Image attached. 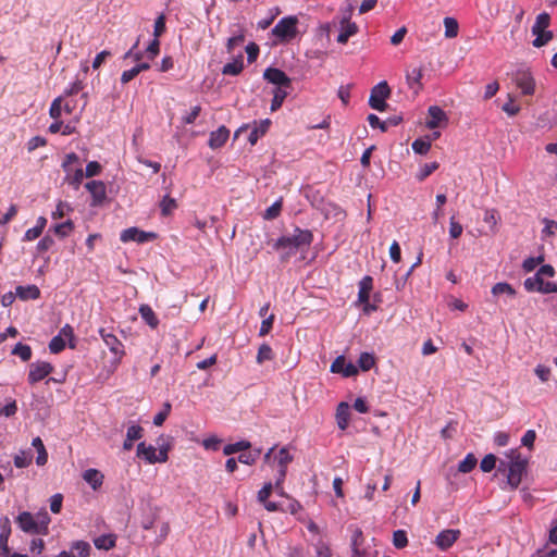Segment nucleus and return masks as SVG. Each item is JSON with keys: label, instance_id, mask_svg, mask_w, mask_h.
Here are the masks:
<instances>
[{"label": "nucleus", "instance_id": "obj_1", "mask_svg": "<svg viewBox=\"0 0 557 557\" xmlns=\"http://www.w3.org/2000/svg\"><path fill=\"white\" fill-rule=\"evenodd\" d=\"M312 240L313 234L311 231L296 227L293 235L280 237L273 247L275 250L282 251L281 260L285 262L299 249L309 247Z\"/></svg>", "mask_w": 557, "mask_h": 557}, {"label": "nucleus", "instance_id": "obj_2", "mask_svg": "<svg viewBox=\"0 0 557 557\" xmlns=\"http://www.w3.org/2000/svg\"><path fill=\"white\" fill-rule=\"evenodd\" d=\"M510 459L511 460L508 463L500 461L498 471H508L507 483L512 490H515L521 483L522 475L527 469V460L521 458V455L518 450H511Z\"/></svg>", "mask_w": 557, "mask_h": 557}, {"label": "nucleus", "instance_id": "obj_3", "mask_svg": "<svg viewBox=\"0 0 557 557\" xmlns=\"http://www.w3.org/2000/svg\"><path fill=\"white\" fill-rule=\"evenodd\" d=\"M298 18L295 15H289L281 18L277 24L272 28V35L282 41H288L296 37L298 30Z\"/></svg>", "mask_w": 557, "mask_h": 557}, {"label": "nucleus", "instance_id": "obj_4", "mask_svg": "<svg viewBox=\"0 0 557 557\" xmlns=\"http://www.w3.org/2000/svg\"><path fill=\"white\" fill-rule=\"evenodd\" d=\"M391 95V88L388 84L383 81L376 84L372 89L369 97V106L380 112H384L387 109L386 99Z\"/></svg>", "mask_w": 557, "mask_h": 557}, {"label": "nucleus", "instance_id": "obj_5", "mask_svg": "<svg viewBox=\"0 0 557 557\" xmlns=\"http://www.w3.org/2000/svg\"><path fill=\"white\" fill-rule=\"evenodd\" d=\"M271 125V120L265 119L260 122H253L252 125L244 124L242 125L234 134V138H238L243 133L247 132L251 128L250 134L248 136V141L250 145H256L258 139L267 134Z\"/></svg>", "mask_w": 557, "mask_h": 557}, {"label": "nucleus", "instance_id": "obj_6", "mask_svg": "<svg viewBox=\"0 0 557 557\" xmlns=\"http://www.w3.org/2000/svg\"><path fill=\"white\" fill-rule=\"evenodd\" d=\"M137 456L144 458L148 463H163L169 459L166 448H160L159 451H157L154 446L146 445L145 442L137 445Z\"/></svg>", "mask_w": 557, "mask_h": 557}, {"label": "nucleus", "instance_id": "obj_7", "mask_svg": "<svg viewBox=\"0 0 557 557\" xmlns=\"http://www.w3.org/2000/svg\"><path fill=\"white\" fill-rule=\"evenodd\" d=\"M54 368L50 362L47 361H35L29 364V371L27 381L30 385H34L53 372Z\"/></svg>", "mask_w": 557, "mask_h": 557}, {"label": "nucleus", "instance_id": "obj_8", "mask_svg": "<svg viewBox=\"0 0 557 557\" xmlns=\"http://www.w3.org/2000/svg\"><path fill=\"white\" fill-rule=\"evenodd\" d=\"M156 238V233L145 232L135 226L123 230L120 234V240L123 243L135 242L138 244H144L147 242L154 240Z\"/></svg>", "mask_w": 557, "mask_h": 557}, {"label": "nucleus", "instance_id": "obj_9", "mask_svg": "<svg viewBox=\"0 0 557 557\" xmlns=\"http://www.w3.org/2000/svg\"><path fill=\"white\" fill-rule=\"evenodd\" d=\"M48 521L49 519L47 518V521H44L41 524H39L36 522L33 515L28 511L21 512L16 518V522L20 529L26 533L32 534L41 533L42 528L47 530Z\"/></svg>", "mask_w": 557, "mask_h": 557}, {"label": "nucleus", "instance_id": "obj_10", "mask_svg": "<svg viewBox=\"0 0 557 557\" xmlns=\"http://www.w3.org/2000/svg\"><path fill=\"white\" fill-rule=\"evenodd\" d=\"M99 334L106 346L114 355L115 363H120L125 355L124 345L122 342L114 334L107 332L104 329H100Z\"/></svg>", "mask_w": 557, "mask_h": 557}, {"label": "nucleus", "instance_id": "obj_11", "mask_svg": "<svg viewBox=\"0 0 557 557\" xmlns=\"http://www.w3.org/2000/svg\"><path fill=\"white\" fill-rule=\"evenodd\" d=\"M263 78L269 83L276 85L277 88H289L292 85V79L286 75V73L276 67H268L263 73Z\"/></svg>", "mask_w": 557, "mask_h": 557}, {"label": "nucleus", "instance_id": "obj_12", "mask_svg": "<svg viewBox=\"0 0 557 557\" xmlns=\"http://www.w3.org/2000/svg\"><path fill=\"white\" fill-rule=\"evenodd\" d=\"M424 67L423 65L419 66H409L406 70V81L408 84V87L417 95L419 94L423 85L421 83V79L423 77Z\"/></svg>", "mask_w": 557, "mask_h": 557}, {"label": "nucleus", "instance_id": "obj_13", "mask_svg": "<svg viewBox=\"0 0 557 557\" xmlns=\"http://www.w3.org/2000/svg\"><path fill=\"white\" fill-rule=\"evenodd\" d=\"M460 530L447 529L440 532L435 539V544L441 550L449 549L459 539Z\"/></svg>", "mask_w": 557, "mask_h": 557}, {"label": "nucleus", "instance_id": "obj_14", "mask_svg": "<svg viewBox=\"0 0 557 557\" xmlns=\"http://www.w3.org/2000/svg\"><path fill=\"white\" fill-rule=\"evenodd\" d=\"M85 187L92 197V206H99L106 200L107 187L102 181H90Z\"/></svg>", "mask_w": 557, "mask_h": 557}, {"label": "nucleus", "instance_id": "obj_15", "mask_svg": "<svg viewBox=\"0 0 557 557\" xmlns=\"http://www.w3.org/2000/svg\"><path fill=\"white\" fill-rule=\"evenodd\" d=\"M358 25L350 21V16H344L341 21V29L337 36V42L346 44L350 37L358 33Z\"/></svg>", "mask_w": 557, "mask_h": 557}, {"label": "nucleus", "instance_id": "obj_16", "mask_svg": "<svg viewBox=\"0 0 557 557\" xmlns=\"http://www.w3.org/2000/svg\"><path fill=\"white\" fill-rule=\"evenodd\" d=\"M230 129L224 125L210 133L208 145L211 149H219L227 141Z\"/></svg>", "mask_w": 557, "mask_h": 557}, {"label": "nucleus", "instance_id": "obj_17", "mask_svg": "<svg viewBox=\"0 0 557 557\" xmlns=\"http://www.w3.org/2000/svg\"><path fill=\"white\" fill-rule=\"evenodd\" d=\"M0 549L4 557L9 556L10 547H9V537L11 535V522L8 517H3L0 519Z\"/></svg>", "mask_w": 557, "mask_h": 557}, {"label": "nucleus", "instance_id": "obj_18", "mask_svg": "<svg viewBox=\"0 0 557 557\" xmlns=\"http://www.w3.org/2000/svg\"><path fill=\"white\" fill-rule=\"evenodd\" d=\"M429 120L426 121V127L434 129L441 125L442 122L447 121L445 112L437 106H431L428 110Z\"/></svg>", "mask_w": 557, "mask_h": 557}, {"label": "nucleus", "instance_id": "obj_19", "mask_svg": "<svg viewBox=\"0 0 557 557\" xmlns=\"http://www.w3.org/2000/svg\"><path fill=\"white\" fill-rule=\"evenodd\" d=\"M517 86L521 89L523 95H533L535 90V83L530 73L522 72L517 75Z\"/></svg>", "mask_w": 557, "mask_h": 557}, {"label": "nucleus", "instance_id": "obj_20", "mask_svg": "<svg viewBox=\"0 0 557 557\" xmlns=\"http://www.w3.org/2000/svg\"><path fill=\"white\" fill-rule=\"evenodd\" d=\"M373 289V278L370 275L363 276L359 282L358 304L368 302L370 293Z\"/></svg>", "mask_w": 557, "mask_h": 557}, {"label": "nucleus", "instance_id": "obj_21", "mask_svg": "<svg viewBox=\"0 0 557 557\" xmlns=\"http://www.w3.org/2000/svg\"><path fill=\"white\" fill-rule=\"evenodd\" d=\"M350 411L347 403H341L336 409V422L341 430H346L349 424Z\"/></svg>", "mask_w": 557, "mask_h": 557}, {"label": "nucleus", "instance_id": "obj_22", "mask_svg": "<svg viewBox=\"0 0 557 557\" xmlns=\"http://www.w3.org/2000/svg\"><path fill=\"white\" fill-rule=\"evenodd\" d=\"M531 30H532V34L535 36L534 40L532 41V45L535 48H541V47L547 45L554 38V34L552 30L535 29V28H532Z\"/></svg>", "mask_w": 557, "mask_h": 557}, {"label": "nucleus", "instance_id": "obj_23", "mask_svg": "<svg viewBox=\"0 0 557 557\" xmlns=\"http://www.w3.org/2000/svg\"><path fill=\"white\" fill-rule=\"evenodd\" d=\"M16 296L22 300L37 299L40 296V290L36 285L17 286Z\"/></svg>", "mask_w": 557, "mask_h": 557}, {"label": "nucleus", "instance_id": "obj_24", "mask_svg": "<svg viewBox=\"0 0 557 557\" xmlns=\"http://www.w3.org/2000/svg\"><path fill=\"white\" fill-rule=\"evenodd\" d=\"M139 314L141 319L152 329L159 325V319L157 318L152 308L148 305H141L139 307Z\"/></svg>", "mask_w": 557, "mask_h": 557}, {"label": "nucleus", "instance_id": "obj_25", "mask_svg": "<svg viewBox=\"0 0 557 557\" xmlns=\"http://www.w3.org/2000/svg\"><path fill=\"white\" fill-rule=\"evenodd\" d=\"M244 70L243 55L239 54L233 62L226 63L222 69V74L236 76L239 75Z\"/></svg>", "mask_w": 557, "mask_h": 557}, {"label": "nucleus", "instance_id": "obj_26", "mask_svg": "<svg viewBox=\"0 0 557 557\" xmlns=\"http://www.w3.org/2000/svg\"><path fill=\"white\" fill-rule=\"evenodd\" d=\"M83 478L94 490H98L103 482V475L96 469L86 470Z\"/></svg>", "mask_w": 557, "mask_h": 557}, {"label": "nucleus", "instance_id": "obj_27", "mask_svg": "<svg viewBox=\"0 0 557 557\" xmlns=\"http://www.w3.org/2000/svg\"><path fill=\"white\" fill-rule=\"evenodd\" d=\"M32 445L36 448L38 455H37V458H36V463L38 466H45L47 463V460H48V453L45 448V445L41 441L40 437H35L33 440V443Z\"/></svg>", "mask_w": 557, "mask_h": 557}, {"label": "nucleus", "instance_id": "obj_28", "mask_svg": "<svg viewBox=\"0 0 557 557\" xmlns=\"http://www.w3.org/2000/svg\"><path fill=\"white\" fill-rule=\"evenodd\" d=\"M275 461L277 462L278 470L287 472V467L293 461V456L286 447H282L275 456Z\"/></svg>", "mask_w": 557, "mask_h": 557}, {"label": "nucleus", "instance_id": "obj_29", "mask_svg": "<svg viewBox=\"0 0 557 557\" xmlns=\"http://www.w3.org/2000/svg\"><path fill=\"white\" fill-rule=\"evenodd\" d=\"M478 463V459L474 454L469 453L459 463L458 471L461 473L471 472Z\"/></svg>", "mask_w": 557, "mask_h": 557}, {"label": "nucleus", "instance_id": "obj_30", "mask_svg": "<svg viewBox=\"0 0 557 557\" xmlns=\"http://www.w3.org/2000/svg\"><path fill=\"white\" fill-rule=\"evenodd\" d=\"M251 447V444L250 442L248 441H239L237 443H234V444H227L224 446L223 448V454L225 456H230V455H233L235 453H242L244 450H248L249 448Z\"/></svg>", "mask_w": 557, "mask_h": 557}, {"label": "nucleus", "instance_id": "obj_31", "mask_svg": "<svg viewBox=\"0 0 557 557\" xmlns=\"http://www.w3.org/2000/svg\"><path fill=\"white\" fill-rule=\"evenodd\" d=\"M273 359H274V352H273L272 348L270 347V345L262 344L259 347L258 354H257V357H256L257 363L258 364H262L263 362L271 361Z\"/></svg>", "mask_w": 557, "mask_h": 557}, {"label": "nucleus", "instance_id": "obj_32", "mask_svg": "<svg viewBox=\"0 0 557 557\" xmlns=\"http://www.w3.org/2000/svg\"><path fill=\"white\" fill-rule=\"evenodd\" d=\"M71 549L76 552V557H89L91 546L86 541H75L72 543Z\"/></svg>", "mask_w": 557, "mask_h": 557}, {"label": "nucleus", "instance_id": "obj_33", "mask_svg": "<svg viewBox=\"0 0 557 557\" xmlns=\"http://www.w3.org/2000/svg\"><path fill=\"white\" fill-rule=\"evenodd\" d=\"M95 546L98 549L109 550L115 546V536L109 535H100L94 541Z\"/></svg>", "mask_w": 557, "mask_h": 557}, {"label": "nucleus", "instance_id": "obj_34", "mask_svg": "<svg viewBox=\"0 0 557 557\" xmlns=\"http://www.w3.org/2000/svg\"><path fill=\"white\" fill-rule=\"evenodd\" d=\"M543 281H544L543 277H541L540 274L536 273L535 275L525 278L523 285H524V288L530 293H533V292L541 293V289L543 286Z\"/></svg>", "mask_w": 557, "mask_h": 557}, {"label": "nucleus", "instance_id": "obj_35", "mask_svg": "<svg viewBox=\"0 0 557 557\" xmlns=\"http://www.w3.org/2000/svg\"><path fill=\"white\" fill-rule=\"evenodd\" d=\"M444 27L446 38H455L458 36L459 25L456 18L449 16L445 17Z\"/></svg>", "mask_w": 557, "mask_h": 557}, {"label": "nucleus", "instance_id": "obj_36", "mask_svg": "<svg viewBox=\"0 0 557 557\" xmlns=\"http://www.w3.org/2000/svg\"><path fill=\"white\" fill-rule=\"evenodd\" d=\"M177 208V202L170 195H165L160 201L161 214L164 216L170 215Z\"/></svg>", "mask_w": 557, "mask_h": 557}, {"label": "nucleus", "instance_id": "obj_37", "mask_svg": "<svg viewBox=\"0 0 557 557\" xmlns=\"http://www.w3.org/2000/svg\"><path fill=\"white\" fill-rule=\"evenodd\" d=\"M492 294L495 296L506 294L510 297H515L516 290L510 284L506 282H499L492 287Z\"/></svg>", "mask_w": 557, "mask_h": 557}, {"label": "nucleus", "instance_id": "obj_38", "mask_svg": "<svg viewBox=\"0 0 557 557\" xmlns=\"http://www.w3.org/2000/svg\"><path fill=\"white\" fill-rule=\"evenodd\" d=\"M357 362H358V367L362 371H369L370 369H372L374 367L375 358L372 354L362 352V354H360Z\"/></svg>", "mask_w": 557, "mask_h": 557}, {"label": "nucleus", "instance_id": "obj_39", "mask_svg": "<svg viewBox=\"0 0 557 557\" xmlns=\"http://www.w3.org/2000/svg\"><path fill=\"white\" fill-rule=\"evenodd\" d=\"M286 97H287L286 90H284L283 88H276L273 91V99L271 102V111L275 112L276 110H278L282 107Z\"/></svg>", "mask_w": 557, "mask_h": 557}, {"label": "nucleus", "instance_id": "obj_40", "mask_svg": "<svg viewBox=\"0 0 557 557\" xmlns=\"http://www.w3.org/2000/svg\"><path fill=\"white\" fill-rule=\"evenodd\" d=\"M74 230V224L72 220H67L63 223L57 224L53 226V232L57 236L64 238L70 235V233Z\"/></svg>", "mask_w": 557, "mask_h": 557}, {"label": "nucleus", "instance_id": "obj_41", "mask_svg": "<svg viewBox=\"0 0 557 557\" xmlns=\"http://www.w3.org/2000/svg\"><path fill=\"white\" fill-rule=\"evenodd\" d=\"M32 354L30 346L22 343H17L12 350V355L18 356L23 361L30 360Z\"/></svg>", "mask_w": 557, "mask_h": 557}, {"label": "nucleus", "instance_id": "obj_42", "mask_svg": "<svg viewBox=\"0 0 557 557\" xmlns=\"http://www.w3.org/2000/svg\"><path fill=\"white\" fill-rule=\"evenodd\" d=\"M438 162L434 161L431 163H425L417 174V180L419 182H423L426 177H429L434 171L438 169Z\"/></svg>", "mask_w": 557, "mask_h": 557}, {"label": "nucleus", "instance_id": "obj_43", "mask_svg": "<svg viewBox=\"0 0 557 557\" xmlns=\"http://www.w3.org/2000/svg\"><path fill=\"white\" fill-rule=\"evenodd\" d=\"M245 41V33L243 29H239L237 34H234L232 37L228 38L226 42V50L228 53L233 52V50L237 47L244 44Z\"/></svg>", "mask_w": 557, "mask_h": 557}, {"label": "nucleus", "instance_id": "obj_44", "mask_svg": "<svg viewBox=\"0 0 557 557\" xmlns=\"http://www.w3.org/2000/svg\"><path fill=\"white\" fill-rule=\"evenodd\" d=\"M63 96H59L51 102L49 114L53 120H60L63 110Z\"/></svg>", "mask_w": 557, "mask_h": 557}, {"label": "nucleus", "instance_id": "obj_45", "mask_svg": "<svg viewBox=\"0 0 557 557\" xmlns=\"http://www.w3.org/2000/svg\"><path fill=\"white\" fill-rule=\"evenodd\" d=\"M33 455L28 451H20L14 457V465L16 468H26L30 465Z\"/></svg>", "mask_w": 557, "mask_h": 557}, {"label": "nucleus", "instance_id": "obj_46", "mask_svg": "<svg viewBox=\"0 0 557 557\" xmlns=\"http://www.w3.org/2000/svg\"><path fill=\"white\" fill-rule=\"evenodd\" d=\"M261 450L260 449H257L255 451H247V450H244L242 451V454L238 456V461L242 462V463H245V465H253L259 455H260Z\"/></svg>", "mask_w": 557, "mask_h": 557}, {"label": "nucleus", "instance_id": "obj_47", "mask_svg": "<svg viewBox=\"0 0 557 557\" xmlns=\"http://www.w3.org/2000/svg\"><path fill=\"white\" fill-rule=\"evenodd\" d=\"M412 150L418 154H426L431 149V141L418 138L412 143Z\"/></svg>", "mask_w": 557, "mask_h": 557}, {"label": "nucleus", "instance_id": "obj_48", "mask_svg": "<svg viewBox=\"0 0 557 557\" xmlns=\"http://www.w3.org/2000/svg\"><path fill=\"white\" fill-rule=\"evenodd\" d=\"M393 544L396 548H404L408 545L407 533L404 530H397L393 533Z\"/></svg>", "mask_w": 557, "mask_h": 557}, {"label": "nucleus", "instance_id": "obj_49", "mask_svg": "<svg viewBox=\"0 0 557 557\" xmlns=\"http://www.w3.org/2000/svg\"><path fill=\"white\" fill-rule=\"evenodd\" d=\"M550 25V15L547 12L540 13L532 28L535 29H547Z\"/></svg>", "mask_w": 557, "mask_h": 557}, {"label": "nucleus", "instance_id": "obj_50", "mask_svg": "<svg viewBox=\"0 0 557 557\" xmlns=\"http://www.w3.org/2000/svg\"><path fill=\"white\" fill-rule=\"evenodd\" d=\"M496 456L488 454L481 460L480 468L483 472H491L496 467Z\"/></svg>", "mask_w": 557, "mask_h": 557}, {"label": "nucleus", "instance_id": "obj_51", "mask_svg": "<svg viewBox=\"0 0 557 557\" xmlns=\"http://www.w3.org/2000/svg\"><path fill=\"white\" fill-rule=\"evenodd\" d=\"M84 88V84L82 81H75L74 83L71 84V86L69 88H66L64 91H63V100H65L66 98H70V97H73L77 94H79Z\"/></svg>", "mask_w": 557, "mask_h": 557}, {"label": "nucleus", "instance_id": "obj_52", "mask_svg": "<svg viewBox=\"0 0 557 557\" xmlns=\"http://www.w3.org/2000/svg\"><path fill=\"white\" fill-rule=\"evenodd\" d=\"M65 348V341L62 336H54L49 343V350L52 354H59Z\"/></svg>", "mask_w": 557, "mask_h": 557}, {"label": "nucleus", "instance_id": "obj_53", "mask_svg": "<svg viewBox=\"0 0 557 557\" xmlns=\"http://www.w3.org/2000/svg\"><path fill=\"white\" fill-rule=\"evenodd\" d=\"M46 145H47V140H46L45 137H42V136H35V137H32L27 141L26 147H27V151L28 152H33L37 148L45 147Z\"/></svg>", "mask_w": 557, "mask_h": 557}, {"label": "nucleus", "instance_id": "obj_54", "mask_svg": "<svg viewBox=\"0 0 557 557\" xmlns=\"http://www.w3.org/2000/svg\"><path fill=\"white\" fill-rule=\"evenodd\" d=\"M144 435V429L138 424H133L127 429L126 436L129 441L140 440Z\"/></svg>", "mask_w": 557, "mask_h": 557}, {"label": "nucleus", "instance_id": "obj_55", "mask_svg": "<svg viewBox=\"0 0 557 557\" xmlns=\"http://www.w3.org/2000/svg\"><path fill=\"white\" fill-rule=\"evenodd\" d=\"M102 166L97 161H90L87 163L85 169V176L86 177H94L101 173Z\"/></svg>", "mask_w": 557, "mask_h": 557}, {"label": "nucleus", "instance_id": "obj_56", "mask_svg": "<svg viewBox=\"0 0 557 557\" xmlns=\"http://www.w3.org/2000/svg\"><path fill=\"white\" fill-rule=\"evenodd\" d=\"M367 120L372 128H380L382 132L387 131V122L381 121L377 115L371 113L368 115Z\"/></svg>", "mask_w": 557, "mask_h": 557}, {"label": "nucleus", "instance_id": "obj_57", "mask_svg": "<svg viewBox=\"0 0 557 557\" xmlns=\"http://www.w3.org/2000/svg\"><path fill=\"white\" fill-rule=\"evenodd\" d=\"M170 411H171V404L165 403L163 406V410H161L159 413H157L153 418L154 425H157V426L162 425L163 422L165 421V419L168 418V416L170 414Z\"/></svg>", "mask_w": 557, "mask_h": 557}, {"label": "nucleus", "instance_id": "obj_58", "mask_svg": "<svg viewBox=\"0 0 557 557\" xmlns=\"http://www.w3.org/2000/svg\"><path fill=\"white\" fill-rule=\"evenodd\" d=\"M58 336H62V338L65 341V339H69L70 342V347L71 348H74L75 347V344L73 343L74 341V330L73 327L70 325V324H65L59 332Z\"/></svg>", "mask_w": 557, "mask_h": 557}, {"label": "nucleus", "instance_id": "obj_59", "mask_svg": "<svg viewBox=\"0 0 557 557\" xmlns=\"http://www.w3.org/2000/svg\"><path fill=\"white\" fill-rule=\"evenodd\" d=\"M462 225L455 220V216L450 218L449 221V235L451 238L456 239L459 238L462 234Z\"/></svg>", "mask_w": 557, "mask_h": 557}, {"label": "nucleus", "instance_id": "obj_60", "mask_svg": "<svg viewBox=\"0 0 557 557\" xmlns=\"http://www.w3.org/2000/svg\"><path fill=\"white\" fill-rule=\"evenodd\" d=\"M84 176H85V172L83 171L82 168H78L75 170L73 175L67 178L69 184L77 189L79 187V185L82 184Z\"/></svg>", "mask_w": 557, "mask_h": 557}, {"label": "nucleus", "instance_id": "obj_61", "mask_svg": "<svg viewBox=\"0 0 557 557\" xmlns=\"http://www.w3.org/2000/svg\"><path fill=\"white\" fill-rule=\"evenodd\" d=\"M282 203L280 201L274 202L272 206H270L265 212H264V219L267 220H273L281 213Z\"/></svg>", "mask_w": 557, "mask_h": 557}, {"label": "nucleus", "instance_id": "obj_62", "mask_svg": "<svg viewBox=\"0 0 557 557\" xmlns=\"http://www.w3.org/2000/svg\"><path fill=\"white\" fill-rule=\"evenodd\" d=\"M275 490L271 482L265 483L263 487L258 492L257 499L259 503H265V500L270 497L272 491Z\"/></svg>", "mask_w": 557, "mask_h": 557}, {"label": "nucleus", "instance_id": "obj_63", "mask_svg": "<svg viewBox=\"0 0 557 557\" xmlns=\"http://www.w3.org/2000/svg\"><path fill=\"white\" fill-rule=\"evenodd\" d=\"M273 322H274V314H270L268 318L263 319V321L261 322L260 330H259V335L260 336L268 335L272 330Z\"/></svg>", "mask_w": 557, "mask_h": 557}, {"label": "nucleus", "instance_id": "obj_64", "mask_svg": "<svg viewBox=\"0 0 557 557\" xmlns=\"http://www.w3.org/2000/svg\"><path fill=\"white\" fill-rule=\"evenodd\" d=\"M54 245V240L51 236H44L37 244V250L39 252L48 251Z\"/></svg>", "mask_w": 557, "mask_h": 557}]
</instances>
